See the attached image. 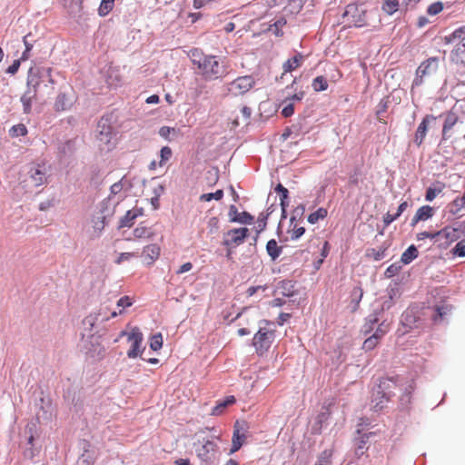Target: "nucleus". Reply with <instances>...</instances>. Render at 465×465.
Here are the masks:
<instances>
[{
	"instance_id": "obj_33",
	"label": "nucleus",
	"mask_w": 465,
	"mask_h": 465,
	"mask_svg": "<svg viewBox=\"0 0 465 465\" xmlns=\"http://www.w3.org/2000/svg\"><path fill=\"white\" fill-rule=\"evenodd\" d=\"M399 0H382L381 9L389 15H392L399 10Z\"/></svg>"
},
{
	"instance_id": "obj_55",
	"label": "nucleus",
	"mask_w": 465,
	"mask_h": 465,
	"mask_svg": "<svg viewBox=\"0 0 465 465\" xmlns=\"http://www.w3.org/2000/svg\"><path fill=\"white\" fill-rule=\"evenodd\" d=\"M23 183L26 184L28 187L32 186H38L39 184L43 183V176H28L26 180H24Z\"/></svg>"
},
{
	"instance_id": "obj_37",
	"label": "nucleus",
	"mask_w": 465,
	"mask_h": 465,
	"mask_svg": "<svg viewBox=\"0 0 465 465\" xmlns=\"http://www.w3.org/2000/svg\"><path fill=\"white\" fill-rule=\"evenodd\" d=\"M234 396H229L227 397L223 401L219 402L213 409V415H220L223 411L228 406L232 405L235 402Z\"/></svg>"
},
{
	"instance_id": "obj_41",
	"label": "nucleus",
	"mask_w": 465,
	"mask_h": 465,
	"mask_svg": "<svg viewBox=\"0 0 465 465\" xmlns=\"http://www.w3.org/2000/svg\"><path fill=\"white\" fill-rule=\"evenodd\" d=\"M232 222H237L243 224H252L253 217L247 212H242L231 218Z\"/></svg>"
},
{
	"instance_id": "obj_44",
	"label": "nucleus",
	"mask_w": 465,
	"mask_h": 465,
	"mask_svg": "<svg viewBox=\"0 0 465 465\" xmlns=\"http://www.w3.org/2000/svg\"><path fill=\"white\" fill-rule=\"evenodd\" d=\"M223 197V191L217 190L215 193H203L200 196V201L210 202L212 200L219 201Z\"/></svg>"
},
{
	"instance_id": "obj_48",
	"label": "nucleus",
	"mask_w": 465,
	"mask_h": 465,
	"mask_svg": "<svg viewBox=\"0 0 465 465\" xmlns=\"http://www.w3.org/2000/svg\"><path fill=\"white\" fill-rule=\"evenodd\" d=\"M389 331V324L382 322L375 330L372 336L381 341L384 335Z\"/></svg>"
},
{
	"instance_id": "obj_40",
	"label": "nucleus",
	"mask_w": 465,
	"mask_h": 465,
	"mask_svg": "<svg viewBox=\"0 0 465 465\" xmlns=\"http://www.w3.org/2000/svg\"><path fill=\"white\" fill-rule=\"evenodd\" d=\"M328 214L325 208H319L316 212L308 216V222L312 224L318 223L319 220L324 219Z\"/></svg>"
},
{
	"instance_id": "obj_19",
	"label": "nucleus",
	"mask_w": 465,
	"mask_h": 465,
	"mask_svg": "<svg viewBox=\"0 0 465 465\" xmlns=\"http://www.w3.org/2000/svg\"><path fill=\"white\" fill-rule=\"evenodd\" d=\"M142 215H143L142 208H134L132 210H129V211H127L125 215L121 219L120 226L130 228L134 225L135 219Z\"/></svg>"
},
{
	"instance_id": "obj_14",
	"label": "nucleus",
	"mask_w": 465,
	"mask_h": 465,
	"mask_svg": "<svg viewBox=\"0 0 465 465\" xmlns=\"http://www.w3.org/2000/svg\"><path fill=\"white\" fill-rule=\"evenodd\" d=\"M274 5L282 6V9L290 14H298L302 9L306 0H272Z\"/></svg>"
},
{
	"instance_id": "obj_9",
	"label": "nucleus",
	"mask_w": 465,
	"mask_h": 465,
	"mask_svg": "<svg viewBox=\"0 0 465 465\" xmlns=\"http://www.w3.org/2000/svg\"><path fill=\"white\" fill-rule=\"evenodd\" d=\"M195 447L196 456L203 462L210 463L217 456L219 447L216 442L211 440L203 439L193 444Z\"/></svg>"
},
{
	"instance_id": "obj_31",
	"label": "nucleus",
	"mask_w": 465,
	"mask_h": 465,
	"mask_svg": "<svg viewBox=\"0 0 465 465\" xmlns=\"http://www.w3.org/2000/svg\"><path fill=\"white\" fill-rule=\"evenodd\" d=\"M418 250L414 245H411L404 251L401 257V262L404 264L411 263L418 256Z\"/></svg>"
},
{
	"instance_id": "obj_26",
	"label": "nucleus",
	"mask_w": 465,
	"mask_h": 465,
	"mask_svg": "<svg viewBox=\"0 0 465 465\" xmlns=\"http://www.w3.org/2000/svg\"><path fill=\"white\" fill-rule=\"evenodd\" d=\"M266 252L272 261H275L282 254V247L278 244L276 240L272 239L266 244Z\"/></svg>"
},
{
	"instance_id": "obj_62",
	"label": "nucleus",
	"mask_w": 465,
	"mask_h": 465,
	"mask_svg": "<svg viewBox=\"0 0 465 465\" xmlns=\"http://www.w3.org/2000/svg\"><path fill=\"white\" fill-rule=\"evenodd\" d=\"M304 95H305V93L303 91H300V92L294 94L293 95L287 97L284 100V103H287L288 101H291V103L302 101L303 99Z\"/></svg>"
},
{
	"instance_id": "obj_51",
	"label": "nucleus",
	"mask_w": 465,
	"mask_h": 465,
	"mask_svg": "<svg viewBox=\"0 0 465 465\" xmlns=\"http://www.w3.org/2000/svg\"><path fill=\"white\" fill-rule=\"evenodd\" d=\"M443 9V4L440 1H437L430 5L427 8V13L430 15H436L440 14Z\"/></svg>"
},
{
	"instance_id": "obj_32",
	"label": "nucleus",
	"mask_w": 465,
	"mask_h": 465,
	"mask_svg": "<svg viewBox=\"0 0 465 465\" xmlns=\"http://www.w3.org/2000/svg\"><path fill=\"white\" fill-rule=\"evenodd\" d=\"M444 189V184L440 183V182H437L435 183H433L430 187H429L427 189V192H426V200L429 201V202H431L432 200H434L436 198V196L440 193L442 192V190Z\"/></svg>"
},
{
	"instance_id": "obj_20",
	"label": "nucleus",
	"mask_w": 465,
	"mask_h": 465,
	"mask_svg": "<svg viewBox=\"0 0 465 465\" xmlns=\"http://www.w3.org/2000/svg\"><path fill=\"white\" fill-rule=\"evenodd\" d=\"M134 239L135 240H149L153 237L154 232L153 229L143 223H141L133 232Z\"/></svg>"
},
{
	"instance_id": "obj_38",
	"label": "nucleus",
	"mask_w": 465,
	"mask_h": 465,
	"mask_svg": "<svg viewBox=\"0 0 465 465\" xmlns=\"http://www.w3.org/2000/svg\"><path fill=\"white\" fill-rule=\"evenodd\" d=\"M148 186L154 193V197L153 199L158 200L163 193V186L157 181L156 177H152L151 180L148 181Z\"/></svg>"
},
{
	"instance_id": "obj_43",
	"label": "nucleus",
	"mask_w": 465,
	"mask_h": 465,
	"mask_svg": "<svg viewBox=\"0 0 465 465\" xmlns=\"http://www.w3.org/2000/svg\"><path fill=\"white\" fill-rule=\"evenodd\" d=\"M163 347V335L162 333L158 332L154 335H153L150 339V348L157 351Z\"/></svg>"
},
{
	"instance_id": "obj_45",
	"label": "nucleus",
	"mask_w": 465,
	"mask_h": 465,
	"mask_svg": "<svg viewBox=\"0 0 465 465\" xmlns=\"http://www.w3.org/2000/svg\"><path fill=\"white\" fill-rule=\"evenodd\" d=\"M379 343L380 341L371 335L363 341L362 350L365 351H372L378 346Z\"/></svg>"
},
{
	"instance_id": "obj_5",
	"label": "nucleus",
	"mask_w": 465,
	"mask_h": 465,
	"mask_svg": "<svg viewBox=\"0 0 465 465\" xmlns=\"http://www.w3.org/2000/svg\"><path fill=\"white\" fill-rule=\"evenodd\" d=\"M347 26L363 27L367 25V10L363 4H349L342 14Z\"/></svg>"
},
{
	"instance_id": "obj_61",
	"label": "nucleus",
	"mask_w": 465,
	"mask_h": 465,
	"mask_svg": "<svg viewBox=\"0 0 465 465\" xmlns=\"http://www.w3.org/2000/svg\"><path fill=\"white\" fill-rule=\"evenodd\" d=\"M21 61L22 60H20V59L14 60L12 64L7 67V69L5 71L6 74H16L20 67Z\"/></svg>"
},
{
	"instance_id": "obj_25",
	"label": "nucleus",
	"mask_w": 465,
	"mask_h": 465,
	"mask_svg": "<svg viewBox=\"0 0 465 465\" xmlns=\"http://www.w3.org/2000/svg\"><path fill=\"white\" fill-rule=\"evenodd\" d=\"M279 293L285 297L293 296L296 292L294 283L292 281H282L277 287Z\"/></svg>"
},
{
	"instance_id": "obj_59",
	"label": "nucleus",
	"mask_w": 465,
	"mask_h": 465,
	"mask_svg": "<svg viewBox=\"0 0 465 465\" xmlns=\"http://www.w3.org/2000/svg\"><path fill=\"white\" fill-rule=\"evenodd\" d=\"M454 255L465 257V244L462 242H458L452 250Z\"/></svg>"
},
{
	"instance_id": "obj_30",
	"label": "nucleus",
	"mask_w": 465,
	"mask_h": 465,
	"mask_svg": "<svg viewBox=\"0 0 465 465\" xmlns=\"http://www.w3.org/2000/svg\"><path fill=\"white\" fill-rule=\"evenodd\" d=\"M207 55L208 54H203V52L199 48H192L188 53V56L192 64L197 67Z\"/></svg>"
},
{
	"instance_id": "obj_13",
	"label": "nucleus",
	"mask_w": 465,
	"mask_h": 465,
	"mask_svg": "<svg viewBox=\"0 0 465 465\" xmlns=\"http://www.w3.org/2000/svg\"><path fill=\"white\" fill-rule=\"evenodd\" d=\"M436 120H437V117L432 114H427L422 118L421 122L418 125V128L415 132L414 139H413V143L417 146H420L421 143H423V141L427 135L429 124H430V122H434Z\"/></svg>"
},
{
	"instance_id": "obj_18",
	"label": "nucleus",
	"mask_w": 465,
	"mask_h": 465,
	"mask_svg": "<svg viewBox=\"0 0 465 465\" xmlns=\"http://www.w3.org/2000/svg\"><path fill=\"white\" fill-rule=\"evenodd\" d=\"M74 104V99L72 96L68 95L65 93H59L55 102H54V109L57 112L66 111L71 108Z\"/></svg>"
},
{
	"instance_id": "obj_2",
	"label": "nucleus",
	"mask_w": 465,
	"mask_h": 465,
	"mask_svg": "<svg viewBox=\"0 0 465 465\" xmlns=\"http://www.w3.org/2000/svg\"><path fill=\"white\" fill-rule=\"evenodd\" d=\"M199 74L205 81H213L223 77L226 74V68L221 64L218 57L208 54L197 67Z\"/></svg>"
},
{
	"instance_id": "obj_54",
	"label": "nucleus",
	"mask_w": 465,
	"mask_h": 465,
	"mask_svg": "<svg viewBox=\"0 0 465 465\" xmlns=\"http://www.w3.org/2000/svg\"><path fill=\"white\" fill-rule=\"evenodd\" d=\"M207 227L209 229L210 233H216L220 227V221L217 217H211L208 220Z\"/></svg>"
},
{
	"instance_id": "obj_17",
	"label": "nucleus",
	"mask_w": 465,
	"mask_h": 465,
	"mask_svg": "<svg viewBox=\"0 0 465 465\" xmlns=\"http://www.w3.org/2000/svg\"><path fill=\"white\" fill-rule=\"evenodd\" d=\"M458 122V116L452 111L448 112L444 117V123L442 126V141L448 140L450 137L449 134L452 127Z\"/></svg>"
},
{
	"instance_id": "obj_58",
	"label": "nucleus",
	"mask_w": 465,
	"mask_h": 465,
	"mask_svg": "<svg viewBox=\"0 0 465 465\" xmlns=\"http://www.w3.org/2000/svg\"><path fill=\"white\" fill-rule=\"evenodd\" d=\"M282 115L285 118L292 116L294 114L293 103H289L283 106L281 112Z\"/></svg>"
},
{
	"instance_id": "obj_7",
	"label": "nucleus",
	"mask_w": 465,
	"mask_h": 465,
	"mask_svg": "<svg viewBox=\"0 0 465 465\" xmlns=\"http://www.w3.org/2000/svg\"><path fill=\"white\" fill-rule=\"evenodd\" d=\"M52 68L45 66H31L27 72L26 87L33 88L38 91L41 84H54V80L51 75Z\"/></svg>"
},
{
	"instance_id": "obj_47",
	"label": "nucleus",
	"mask_w": 465,
	"mask_h": 465,
	"mask_svg": "<svg viewBox=\"0 0 465 465\" xmlns=\"http://www.w3.org/2000/svg\"><path fill=\"white\" fill-rule=\"evenodd\" d=\"M30 36V35H27L25 36H24L23 38V42H24V45H25V51L22 53V55L20 57V60L22 61H25L29 58V55H30V52L32 51L33 49V44L31 42L28 41V37Z\"/></svg>"
},
{
	"instance_id": "obj_60",
	"label": "nucleus",
	"mask_w": 465,
	"mask_h": 465,
	"mask_svg": "<svg viewBox=\"0 0 465 465\" xmlns=\"http://www.w3.org/2000/svg\"><path fill=\"white\" fill-rule=\"evenodd\" d=\"M305 232V229L302 226H298L297 224L294 225L293 229L291 232V238L292 240L300 238L303 233Z\"/></svg>"
},
{
	"instance_id": "obj_23",
	"label": "nucleus",
	"mask_w": 465,
	"mask_h": 465,
	"mask_svg": "<svg viewBox=\"0 0 465 465\" xmlns=\"http://www.w3.org/2000/svg\"><path fill=\"white\" fill-rule=\"evenodd\" d=\"M409 203L407 201L402 202L396 212V213L391 214L390 213H387L383 215L382 222L384 224V227H388L392 222H394L396 219H398L409 207Z\"/></svg>"
},
{
	"instance_id": "obj_29",
	"label": "nucleus",
	"mask_w": 465,
	"mask_h": 465,
	"mask_svg": "<svg viewBox=\"0 0 465 465\" xmlns=\"http://www.w3.org/2000/svg\"><path fill=\"white\" fill-rule=\"evenodd\" d=\"M245 440V435L241 434L238 429H235L232 435V445L230 453H234L241 449Z\"/></svg>"
},
{
	"instance_id": "obj_49",
	"label": "nucleus",
	"mask_w": 465,
	"mask_h": 465,
	"mask_svg": "<svg viewBox=\"0 0 465 465\" xmlns=\"http://www.w3.org/2000/svg\"><path fill=\"white\" fill-rule=\"evenodd\" d=\"M363 292L361 287H355L351 291V302H354V309H356L362 298Z\"/></svg>"
},
{
	"instance_id": "obj_12",
	"label": "nucleus",
	"mask_w": 465,
	"mask_h": 465,
	"mask_svg": "<svg viewBox=\"0 0 465 465\" xmlns=\"http://www.w3.org/2000/svg\"><path fill=\"white\" fill-rule=\"evenodd\" d=\"M249 235L248 228L229 230L223 236V244L227 248H234L242 244Z\"/></svg>"
},
{
	"instance_id": "obj_10",
	"label": "nucleus",
	"mask_w": 465,
	"mask_h": 465,
	"mask_svg": "<svg viewBox=\"0 0 465 465\" xmlns=\"http://www.w3.org/2000/svg\"><path fill=\"white\" fill-rule=\"evenodd\" d=\"M255 85V80L252 75L239 76L227 85V91L233 96L246 94Z\"/></svg>"
},
{
	"instance_id": "obj_22",
	"label": "nucleus",
	"mask_w": 465,
	"mask_h": 465,
	"mask_svg": "<svg viewBox=\"0 0 465 465\" xmlns=\"http://www.w3.org/2000/svg\"><path fill=\"white\" fill-rule=\"evenodd\" d=\"M450 60L455 64H465V42L460 41L451 51Z\"/></svg>"
},
{
	"instance_id": "obj_42",
	"label": "nucleus",
	"mask_w": 465,
	"mask_h": 465,
	"mask_svg": "<svg viewBox=\"0 0 465 465\" xmlns=\"http://www.w3.org/2000/svg\"><path fill=\"white\" fill-rule=\"evenodd\" d=\"M386 251V246H381L378 249L372 248L367 251V255L372 257L375 261H380L384 258Z\"/></svg>"
},
{
	"instance_id": "obj_50",
	"label": "nucleus",
	"mask_w": 465,
	"mask_h": 465,
	"mask_svg": "<svg viewBox=\"0 0 465 465\" xmlns=\"http://www.w3.org/2000/svg\"><path fill=\"white\" fill-rule=\"evenodd\" d=\"M93 223H94L93 228L94 230L95 235H99L104 228L105 217L99 216L95 220H94Z\"/></svg>"
},
{
	"instance_id": "obj_36",
	"label": "nucleus",
	"mask_w": 465,
	"mask_h": 465,
	"mask_svg": "<svg viewBox=\"0 0 465 465\" xmlns=\"http://www.w3.org/2000/svg\"><path fill=\"white\" fill-rule=\"evenodd\" d=\"M464 208L465 200L462 197H458L449 205V212L453 215H457Z\"/></svg>"
},
{
	"instance_id": "obj_21",
	"label": "nucleus",
	"mask_w": 465,
	"mask_h": 465,
	"mask_svg": "<svg viewBox=\"0 0 465 465\" xmlns=\"http://www.w3.org/2000/svg\"><path fill=\"white\" fill-rule=\"evenodd\" d=\"M434 214V210L429 205L420 207L412 218L411 225L417 224L420 221H426L431 218Z\"/></svg>"
},
{
	"instance_id": "obj_15",
	"label": "nucleus",
	"mask_w": 465,
	"mask_h": 465,
	"mask_svg": "<svg viewBox=\"0 0 465 465\" xmlns=\"http://www.w3.org/2000/svg\"><path fill=\"white\" fill-rule=\"evenodd\" d=\"M161 248L156 243L148 244L143 247L142 257L147 265H152L160 257Z\"/></svg>"
},
{
	"instance_id": "obj_16",
	"label": "nucleus",
	"mask_w": 465,
	"mask_h": 465,
	"mask_svg": "<svg viewBox=\"0 0 465 465\" xmlns=\"http://www.w3.org/2000/svg\"><path fill=\"white\" fill-rule=\"evenodd\" d=\"M37 90L26 87V90L22 94L20 101L23 105V113L29 114L32 112V103L36 100Z\"/></svg>"
},
{
	"instance_id": "obj_8",
	"label": "nucleus",
	"mask_w": 465,
	"mask_h": 465,
	"mask_svg": "<svg viewBox=\"0 0 465 465\" xmlns=\"http://www.w3.org/2000/svg\"><path fill=\"white\" fill-rule=\"evenodd\" d=\"M127 336L128 342L131 343V347L127 351V356L131 359H134L141 356L144 347H143V335L138 327H134L129 332L121 331L120 337Z\"/></svg>"
},
{
	"instance_id": "obj_27",
	"label": "nucleus",
	"mask_w": 465,
	"mask_h": 465,
	"mask_svg": "<svg viewBox=\"0 0 465 465\" xmlns=\"http://www.w3.org/2000/svg\"><path fill=\"white\" fill-rule=\"evenodd\" d=\"M457 39L465 42V25L457 28L450 35L444 36L445 44H452Z\"/></svg>"
},
{
	"instance_id": "obj_34",
	"label": "nucleus",
	"mask_w": 465,
	"mask_h": 465,
	"mask_svg": "<svg viewBox=\"0 0 465 465\" xmlns=\"http://www.w3.org/2000/svg\"><path fill=\"white\" fill-rule=\"evenodd\" d=\"M328 81L322 75L315 77L312 83V87L315 92H323L328 89Z\"/></svg>"
},
{
	"instance_id": "obj_46",
	"label": "nucleus",
	"mask_w": 465,
	"mask_h": 465,
	"mask_svg": "<svg viewBox=\"0 0 465 465\" xmlns=\"http://www.w3.org/2000/svg\"><path fill=\"white\" fill-rule=\"evenodd\" d=\"M402 269L401 262H394L391 264L385 271L384 274L387 278H391L397 275Z\"/></svg>"
},
{
	"instance_id": "obj_3",
	"label": "nucleus",
	"mask_w": 465,
	"mask_h": 465,
	"mask_svg": "<svg viewBox=\"0 0 465 465\" xmlns=\"http://www.w3.org/2000/svg\"><path fill=\"white\" fill-rule=\"evenodd\" d=\"M264 323V326H260L252 339V345L256 353L260 356L264 355L269 351L275 339L273 324L266 321Z\"/></svg>"
},
{
	"instance_id": "obj_57",
	"label": "nucleus",
	"mask_w": 465,
	"mask_h": 465,
	"mask_svg": "<svg viewBox=\"0 0 465 465\" xmlns=\"http://www.w3.org/2000/svg\"><path fill=\"white\" fill-rule=\"evenodd\" d=\"M267 289L266 285H257V286H251L247 289L246 294L248 297L253 296L257 292H263Z\"/></svg>"
},
{
	"instance_id": "obj_35",
	"label": "nucleus",
	"mask_w": 465,
	"mask_h": 465,
	"mask_svg": "<svg viewBox=\"0 0 465 465\" xmlns=\"http://www.w3.org/2000/svg\"><path fill=\"white\" fill-rule=\"evenodd\" d=\"M133 303H134V300H133V298H131L130 296L125 295V296L121 297V298L118 300V302H117V306H118V307H121V308H122V310H120V312H112V314H111V317H112V318H114V317H116L117 315L122 314V313H123V310H124V308H128V307L132 306V305H133Z\"/></svg>"
},
{
	"instance_id": "obj_53",
	"label": "nucleus",
	"mask_w": 465,
	"mask_h": 465,
	"mask_svg": "<svg viewBox=\"0 0 465 465\" xmlns=\"http://www.w3.org/2000/svg\"><path fill=\"white\" fill-rule=\"evenodd\" d=\"M172 149L169 146H163L160 151L161 160L159 165H163L172 157Z\"/></svg>"
},
{
	"instance_id": "obj_63",
	"label": "nucleus",
	"mask_w": 465,
	"mask_h": 465,
	"mask_svg": "<svg viewBox=\"0 0 465 465\" xmlns=\"http://www.w3.org/2000/svg\"><path fill=\"white\" fill-rule=\"evenodd\" d=\"M193 265L192 262H187L183 264H182L178 270L176 271V274L181 275L183 273H185L193 269Z\"/></svg>"
},
{
	"instance_id": "obj_4",
	"label": "nucleus",
	"mask_w": 465,
	"mask_h": 465,
	"mask_svg": "<svg viewBox=\"0 0 465 465\" xmlns=\"http://www.w3.org/2000/svg\"><path fill=\"white\" fill-rule=\"evenodd\" d=\"M399 385V377H382L380 379V382L378 384V395H381V398L384 401H378V398H375L371 402L373 403L372 408L375 411L382 410L387 402L391 400V398L394 395V391Z\"/></svg>"
},
{
	"instance_id": "obj_56",
	"label": "nucleus",
	"mask_w": 465,
	"mask_h": 465,
	"mask_svg": "<svg viewBox=\"0 0 465 465\" xmlns=\"http://www.w3.org/2000/svg\"><path fill=\"white\" fill-rule=\"evenodd\" d=\"M430 239L431 241H433L434 243H436V241H437V235H436V232H419L417 234V239L418 240H424V239Z\"/></svg>"
},
{
	"instance_id": "obj_1",
	"label": "nucleus",
	"mask_w": 465,
	"mask_h": 465,
	"mask_svg": "<svg viewBox=\"0 0 465 465\" xmlns=\"http://www.w3.org/2000/svg\"><path fill=\"white\" fill-rule=\"evenodd\" d=\"M96 141L101 151L114 150L119 141L118 114L114 111L105 113L96 127Z\"/></svg>"
},
{
	"instance_id": "obj_64",
	"label": "nucleus",
	"mask_w": 465,
	"mask_h": 465,
	"mask_svg": "<svg viewBox=\"0 0 465 465\" xmlns=\"http://www.w3.org/2000/svg\"><path fill=\"white\" fill-rule=\"evenodd\" d=\"M134 256V252H122L116 259L115 262L117 264H121L123 262L130 260Z\"/></svg>"
},
{
	"instance_id": "obj_6",
	"label": "nucleus",
	"mask_w": 465,
	"mask_h": 465,
	"mask_svg": "<svg viewBox=\"0 0 465 465\" xmlns=\"http://www.w3.org/2000/svg\"><path fill=\"white\" fill-rule=\"evenodd\" d=\"M465 234V221L456 223L455 226H445L436 232V243L442 248H447L452 242L459 240Z\"/></svg>"
},
{
	"instance_id": "obj_28",
	"label": "nucleus",
	"mask_w": 465,
	"mask_h": 465,
	"mask_svg": "<svg viewBox=\"0 0 465 465\" xmlns=\"http://www.w3.org/2000/svg\"><path fill=\"white\" fill-rule=\"evenodd\" d=\"M286 25V19L284 17H280L273 24L270 25L268 28V32L274 35L275 36H282L283 31L282 27Z\"/></svg>"
},
{
	"instance_id": "obj_39",
	"label": "nucleus",
	"mask_w": 465,
	"mask_h": 465,
	"mask_svg": "<svg viewBox=\"0 0 465 465\" xmlns=\"http://www.w3.org/2000/svg\"><path fill=\"white\" fill-rule=\"evenodd\" d=\"M27 134V128L24 124H18L13 125L9 130V135L11 137L25 136Z\"/></svg>"
},
{
	"instance_id": "obj_24",
	"label": "nucleus",
	"mask_w": 465,
	"mask_h": 465,
	"mask_svg": "<svg viewBox=\"0 0 465 465\" xmlns=\"http://www.w3.org/2000/svg\"><path fill=\"white\" fill-rule=\"evenodd\" d=\"M303 58L304 57H303L302 54L297 52L294 56L288 59L286 62H284V64L282 65V69H283L284 73L292 72L297 67H299L301 65L302 62L303 61Z\"/></svg>"
},
{
	"instance_id": "obj_11",
	"label": "nucleus",
	"mask_w": 465,
	"mask_h": 465,
	"mask_svg": "<svg viewBox=\"0 0 465 465\" xmlns=\"http://www.w3.org/2000/svg\"><path fill=\"white\" fill-rule=\"evenodd\" d=\"M439 67V58L430 57L422 62L416 70V77L413 84L420 85L423 82L425 76H430L435 74Z\"/></svg>"
},
{
	"instance_id": "obj_52",
	"label": "nucleus",
	"mask_w": 465,
	"mask_h": 465,
	"mask_svg": "<svg viewBox=\"0 0 465 465\" xmlns=\"http://www.w3.org/2000/svg\"><path fill=\"white\" fill-rule=\"evenodd\" d=\"M114 5V3L101 1L98 15L102 17L107 15L113 10Z\"/></svg>"
}]
</instances>
